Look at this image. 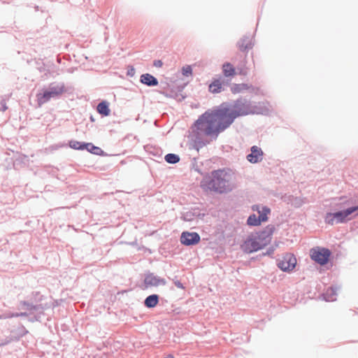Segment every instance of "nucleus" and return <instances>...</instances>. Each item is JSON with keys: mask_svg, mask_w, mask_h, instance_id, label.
I'll return each instance as SVG.
<instances>
[{"mask_svg": "<svg viewBox=\"0 0 358 358\" xmlns=\"http://www.w3.org/2000/svg\"><path fill=\"white\" fill-rule=\"evenodd\" d=\"M226 110H221L220 106L213 110H208L194 122L198 134L217 138L219 134L229 127L224 117Z\"/></svg>", "mask_w": 358, "mask_h": 358, "instance_id": "nucleus-1", "label": "nucleus"}, {"mask_svg": "<svg viewBox=\"0 0 358 358\" xmlns=\"http://www.w3.org/2000/svg\"><path fill=\"white\" fill-rule=\"evenodd\" d=\"M234 172L229 168L213 170L210 174L203 178L202 186L211 192L224 194L232 190L231 180Z\"/></svg>", "mask_w": 358, "mask_h": 358, "instance_id": "nucleus-2", "label": "nucleus"}, {"mask_svg": "<svg viewBox=\"0 0 358 358\" xmlns=\"http://www.w3.org/2000/svg\"><path fill=\"white\" fill-rule=\"evenodd\" d=\"M221 110H226L225 118L229 127L239 117L251 115V100L240 96L236 100L223 102L220 105Z\"/></svg>", "mask_w": 358, "mask_h": 358, "instance_id": "nucleus-3", "label": "nucleus"}, {"mask_svg": "<svg viewBox=\"0 0 358 358\" xmlns=\"http://www.w3.org/2000/svg\"><path fill=\"white\" fill-rule=\"evenodd\" d=\"M66 92L65 85L62 82H52L48 87L43 89L41 92L36 94L38 106L48 102L51 99H58Z\"/></svg>", "mask_w": 358, "mask_h": 358, "instance_id": "nucleus-4", "label": "nucleus"}, {"mask_svg": "<svg viewBox=\"0 0 358 358\" xmlns=\"http://www.w3.org/2000/svg\"><path fill=\"white\" fill-rule=\"evenodd\" d=\"M352 213L358 215V206H354L334 213L328 212L325 214L324 222L329 225L346 223Z\"/></svg>", "mask_w": 358, "mask_h": 358, "instance_id": "nucleus-5", "label": "nucleus"}, {"mask_svg": "<svg viewBox=\"0 0 358 358\" xmlns=\"http://www.w3.org/2000/svg\"><path fill=\"white\" fill-rule=\"evenodd\" d=\"M20 304L25 307V309L29 311L27 315L28 321L31 322H41L44 316L45 307L43 304L34 305L26 301H22Z\"/></svg>", "mask_w": 358, "mask_h": 358, "instance_id": "nucleus-6", "label": "nucleus"}, {"mask_svg": "<svg viewBox=\"0 0 358 358\" xmlns=\"http://www.w3.org/2000/svg\"><path fill=\"white\" fill-rule=\"evenodd\" d=\"M331 255V250L326 248L317 247L310 251L312 260L321 266H324L329 262Z\"/></svg>", "mask_w": 358, "mask_h": 358, "instance_id": "nucleus-7", "label": "nucleus"}, {"mask_svg": "<svg viewBox=\"0 0 358 358\" xmlns=\"http://www.w3.org/2000/svg\"><path fill=\"white\" fill-rule=\"evenodd\" d=\"M296 265V259L292 253H286L280 259L277 260L278 267L284 272L292 271Z\"/></svg>", "mask_w": 358, "mask_h": 358, "instance_id": "nucleus-8", "label": "nucleus"}, {"mask_svg": "<svg viewBox=\"0 0 358 358\" xmlns=\"http://www.w3.org/2000/svg\"><path fill=\"white\" fill-rule=\"evenodd\" d=\"M264 247L265 246L263 245V243L260 242L256 236L250 235L244 241V243L242 245V249L245 252L250 254L257 252Z\"/></svg>", "mask_w": 358, "mask_h": 358, "instance_id": "nucleus-9", "label": "nucleus"}, {"mask_svg": "<svg viewBox=\"0 0 358 358\" xmlns=\"http://www.w3.org/2000/svg\"><path fill=\"white\" fill-rule=\"evenodd\" d=\"M166 280L164 278H161L154 273L150 271L145 273L143 284L146 288L152 287L164 286L166 285Z\"/></svg>", "mask_w": 358, "mask_h": 358, "instance_id": "nucleus-10", "label": "nucleus"}, {"mask_svg": "<svg viewBox=\"0 0 358 358\" xmlns=\"http://www.w3.org/2000/svg\"><path fill=\"white\" fill-rule=\"evenodd\" d=\"M181 244L185 246H192L198 244L201 237L197 232L182 231L180 238Z\"/></svg>", "mask_w": 358, "mask_h": 358, "instance_id": "nucleus-11", "label": "nucleus"}, {"mask_svg": "<svg viewBox=\"0 0 358 358\" xmlns=\"http://www.w3.org/2000/svg\"><path fill=\"white\" fill-rule=\"evenodd\" d=\"M274 230L275 227L272 224H268L264 229L257 232L255 236L263 243V245L266 247L270 243Z\"/></svg>", "mask_w": 358, "mask_h": 358, "instance_id": "nucleus-12", "label": "nucleus"}, {"mask_svg": "<svg viewBox=\"0 0 358 358\" xmlns=\"http://www.w3.org/2000/svg\"><path fill=\"white\" fill-rule=\"evenodd\" d=\"M269 112L270 109L267 102H252L251 101V115L257 114L267 115Z\"/></svg>", "mask_w": 358, "mask_h": 358, "instance_id": "nucleus-13", "label": "nucleus"}, {"mask_svg": "<svg viewBox=\"0 0 358 358\" xmlns=\"http://www.w3.org/2000/svg\"><path fill=\"white\" fill-rule=\"evenodd\" d=\"M252 38L253 36H251L250 34H247L238 41L237 46L240 51L248 52L253 48L254 43L252 42Z\"/></svg>", "mask_w": 358, "mask_h": 358, "instance_id": "nucleus-14", "label": "nucleus"}, {"mask_svg": "<svg viewBox=\"0 0 358 358\" xmlns=\"http://www.w3.org/2000/svg\"><path fill=\"white\" fill-rule=\"evenodd\" d=\"M250 151V153L246 157L248 162L252 164H256L262 160L264 152L257 145H253L251 147Z\"/></svg>", "mask_w": 358, "mask_h": 358, "instance_id": "nucleus-15", "label": "nucleus"}, {"mask_svg": "<svg viewBox=\"0 0 358 358\" xmlns=\"http://www.w3.org/2000/svg\"><path fill=\"white\" fill-rule=\"evenodd\" d=\"M9 335L13 341H18L20 338L28 333L25 327L21 324L14 327L9 331Z\"/></svg>", "mask_w": 358, "mask_h": 358, "instance_id": "nucleus-16", "label": "nucleus"}, {"mask_svg": "<svg viewBox=\"0 0 358 358\" xmlns=\"http://www.w3.org/2000/svg\"><path fill=\"white\" fill-rule=\"evenodd\" d=\"M140 82L148 87H155L159 84L157 78L148 73L141 76Z\"/></svg>", "mask_w": 358, "mask_h": 358, "instance_id": "nucleus-17", "label": "nucleus"}, {"mask_svg": "<svg viewBox=\"0 0 358 358\" xmlns=\"http://www.w3.org/2000/svg\"><path fill=\"white\" fill-rule=\"evenodd\" d=\"M338 287L334 286L329 287L322 294V296L326 301H334L336 300Z\"/></svg>", "mask_w": 358, "mask_h": 358, "instance_id": "nucleus-18", "label": "nucleus"}, {"mask_svg": "<svg viewBox=\"0 0 358 358\" xmlns=\"http://www.w3.org/2000/svg\"><path fill=\"white\" fill-rule=\"evenodd\" d=\"M159 301V296L157 294H152L148 296L143 301V305L148 308H153L157 306Z\"/></svg>", "mask_w": 358, "mask_h": 358, "instance_id": "nucleus-19", "label": "nucleus"}, {"mask_svg": "<svg viewBox=\"0 0 358 358\" xmlns=\"http://www.w3.org/2000/svg\"><path fill=\"white\" fill-rule=\"evenodd\" d=\"M97 112L103 116H108L110 115V110L109 108V103L106 101H101L96 107Z\"/></svg>", "mask_w": 358, "mask_h": 358, "instance_id": "nucleus-20", "label": "nucleus"}, {"mask_svg": "<svg viewBox=\"0 0 358 358\" xmlns=\"http://www.w3.org/2000/svg\"><path fill=\"white\" fill-rule=\"evenodd\" d=\"M224 83V81L223 82H221L220 79H215L214 80L210 85H209V87H208V89H209V91L211 92V93H213V94H217V93H220L221 91H222V84Z\"/></svg>", "mask_w": 358, "mask_h": 358, "instance_id": "nucleus-21", "label": "nucleus"}, {"mask_svg": "<svg viewBox=\"0 0 358 358\" xmlns=\"http://www.w3.org/2000/svg\"><path fill=\"white\" fill-rule=\"evenodd\" d=\"M252 88V85L246 83L234 84L231 87V91L234 94L241 93L245 90Z\"/></svg>", "mask_w": 358, "mask_h": 358, "instance_id": "nucleus-22", "label": "nucleus"}, {"mask_svg": "<svg viewBox=\"0 0 358 358\" xmlns=\"http://www.w3.org/2000/svg\"><path fill=\"white\" fill-rule=\"evenodd\" d=\"M87 143L86 142L71 140L69 142V146L73 150H86Z\"/></svg>", "mask_w": 358, "mask_h": 358, "instance_id": "nucleus-23", "label": "nucleus"}, {"mask_svg": "<svg viewBox=\"0 0 358 358\" xmlns=\"http://www.w3.org/2000/svg\"><path fill=\"white\" fill-rule=\"evenodd\" d=\"M223 74L225 77H230L235 75V68L230 63H224L222 66Z\"/></svg>", "mask_w": 358, "mask_h": 358, "instance_id": "nucleus-24", "label": "nucleus"}, {"mask_svg": "<svg viewBox=\"0 0 358 358\" xmlns=\"http://www.w3.org/2000/svg\"><path fill=\"white\" fill-rule=\"evenodd\" d=\"M86 150L92 154L99 156L103 155L104 152L101 148L94 145L92 143H87Z\"/></svg>", "mask_w": 358, "mask_h": 358, "instance_id": "nucleus-25", "label": "nucleus"}, {"mask_svg": "<svg viewBox=\"0 0 358 358\" xmlns=\"http://www.w3.org/2000/svg\"><path fill=\"white\" fill-rule=\"evenodd\" d=\"M263 221L255 214H251L247 219V224L249 226L257 227L261 224Z\"/></svg>", "mask_w": 358, "mask_h": 358, "instance_id": "nucleus-26", "label": "nucleus"}, {"mask_svg": "<svg viewBox=\"0 0 358 358\" xmlns=\"http://www.w3.org/2000/svg\"><path fill=\"white\" fill-rule=\"evenodd\" d=\"M205 145L206 142L200 136H199V134L196 135L192 148L196 150L197 152H199V150Z\"/></svg>", "mask_w": 358, "mask_h": 358, "instance_id": "nucleus-27", "label": "nucleus"}, {"mask_svg": "<svg viewBox=\"0 0 358 358\" xmlns=\"http://www.w3.org/2000/svg\"><path fill=\"white\" fill-rule=\"evenodd\" d=\"M164 159L169 164H175L180 161V157L174 153H169L165 155Z\"/></svg>", "mask_w": 358, "mask_h": 358, "instance_id": "nucleus-28", "label": "nucleus"}, {"mask_svg": "<svg viewBox=\"0 0 358 358\" xmlns=\"http://www.w3.org/2000/svg\"><path fill=\"white\" fill-rule=\"evenodd\" d=\"M271 213V209L266 206H262V210L260 213H259V218L264 222H266L268 219V215Z\"/></svg>", "mask_w": 358, "mask_h": 358, "instance_id": "nucleus-29", "label": "nucleus"}, {"mask_svg": "<svg viewBox=\"0 0 358 358\" xmlns=\"http://www.w3.org/2000/svg\"><path fill=\"white\" fill-rule=\"evenodd\" d=\"M13 341L12 338H10L8 332V334H4L3 336L0 337V346L8 345Z\"/></svg>", "mask_w": 358, "mask_h": 358, "instance_id": "nucleus-30", "label": "nucleus"}, {"mask_svg": "<svg viewBox=\"0 0 358 358\" xmlns=\"http://www.w3.org/2000/svg\"><path fill=\"white\" fill-rule=\"evenodd\" d=\"M182 73L185 76H189L192 74V69L189 65H186L182 69Z\"/></svg>", "mask_w": 358, "mask_h": 358, "instance_id": "nucleus-31", "label": "nucleus"}, {"mask_svg": "<svg viewBox=\"0 0 358 358\" xmlns=\"http://www.w3.org/2000/svg\"><path fill=\"white\" fill-rule=\"evenodd\" d=\"M182 218L185 221H192L194 219V213L192 212H187L183 214Z\"/></svg>", "mask_w": 358, "mask_h": 358, "instance_id": "nucleus-32", "label": "nucleus"}, {"mask_svg": "<svg viewBox=\"0 0 358 358\" xmlns=\"http://www.w3.org/2000/svg\"><path fill=\"white\" fill-rule=\"evenodd\" d=\"M136 70L133 66H128L127 69V76L129 77L134 76Z\"/></svg>", "mask_w": 358, "mask_h": 358, "instance_id": "nucleus-33", "label": "nucleus"}, {"mask_svg": "<svg viewBox=\"0 0 358 358\" xmlns=\"http://www.w3.org/2000/svg\"><path fill=\"white\" fill-rule=\"evenodd\" d=\"M275 250V248L274 246H271L268 248H267L266 251L265 252H263V256H271L273 254L274 250Z\"/></svg>", "mask_w": 358, "mask_h": 358, "instance_id": "nucleus-34", "label": "nucleus"}, {"mask_svg": "<svg viewBox=\"0 0 358 358\" xmlns=\"http://www.w3.org/2000/svg\"><path fill=\"white\" fill-rule=\"evenodd\" d=\"M32 299H34L35 301H41L42 300L43 296L40 294V292H32Z\"/></svg>", "mask_w": 358, "mask_h": 358, "instance_id": "nucleus-35", "label": "nucleus"}, {"mask_svg": "<svg viewBox=\"0 0 358 358\" xmlns=\"http://www.w3.org/2000/svg\"><path fill=\"white\" fill-rule=\"evenodd\" d=\"M192 165V169H194V171H197L198 173H201V170L199 169V168L198 167V166L196 164V157L193 158Z\"/></svg>", "mask_w": 358, "mask_h": 358, "instance_id": "nucleus-36", "label": "nucleus"}, {"mask_svg": "<svg viewBox=\"0 0 358 358\" xmlns=\"http://www.w3.org/2000/svg\"><path fill=\"white\" fill-rule=\"evenodd\" d=\"M65 146L64 144H55L50 146L49 149L51 150H56L59 148H61L62 147Z\"/></svg>", "mask_w": 358, "mask_h": 358, "instance_id": "nucleus-37", "label": "nucleus"}, {"mask_svg": "<svg viewBox=\"0 0 358 358\" xmlns=\"http://www.w3.org/2000/svg\"><path fill=\"white\" fill-rule=\"evenodd\" d=\"M174 285L178 287V288H180V289H185V287L183 285V284L179 281V280H175L174 281Z\"/></svg>", "mask_w": 358, "mask_h": 358, "instance_id": "nucleus-38", "label": "nucleus"}, {"mask_svg": "<svg viewBox=\"0 0 358 358\" xmlns=\"http://www.w3.org/2000/svg\"><path fill=\"white\" fill-rule=\"evenodd\" d=\"M153 65L155 66V67H162V65H163V62H162V60H155L154 62H153Z\"/></svg>", "mask_w": 358, "mask_h": 358, "instance_id": "nucleus-39", "label": "nucleus"}, {"mask_svg": "<svg viewBox=\"0 0 358 358\" xmlns=\"http://www.w3.org/2000/svg\"><path fill=\"white\" fill-rule=\"evenodd\" d=\"M252 209L254 211H257V213H259L262 210V206H260L259 205H254V206H252Z\"/></svg>", "mask_w": 358, "mask_h": 358, "instance_id": "nucleus-40", "label": "nucleus"}, {"mask_svg": "<svg viewBox=\"0 0 358 358\" xmlns=\"http://www.w3.org/2000/svg\"><path fill=\"white\" fill-rule=\"evenodd\" d=\"M29 313L24 312V313H16V316L19 317H27Z\"/></svg>", "mask_w": 358, "mask_h": 358, "instance_id": "nucleus-41", "label": "nucleus"}, {"mask_svg": "<svg viewBox=\"0 0 358 358\" xmlns=\"http://www.w3.org/2000/svg\"><path fill=\"white\" fill-rule=\"evenodd\" d=\"M1 110L2 111H5V110H7V108H8V107L6 106V103H5V102H1Z\"/></svg>", "mask_w": 358, "mask_h": 358, "instance_id": "nucleus-42", "label": "nucleus"}, {"mask_svg": "<svg viewBox=\"0 0 358 358\" xmlns=\"http://www.w3.org/2000/svg\"><path fill=\"white\" fill-rule=\"evenodd\" d=\"M166 358H174L173 355H171V354H169L167 355V357Z\"/></svg>", "mask_w": 358, "mask_h": 358, "instance_id": "nucleus-43", "label": "nucleus"}, {"mask_svg": "<svg viewBox=\"0 0 358 358\" xmlns=\"http://www.w3.org/2000/svg\"><path fill=\"white\" fill-rule=\"evenodd\" d=\"M11 317H17V316H16V313H13V314H12Z\"/></svg>", "mask_w": 358, "mask_h": 358, "instance_id": "nucleus-44", "label": "nucleus"}, {"mask_svg": "<svg viewBox=\"0 0 358 358\" xmlns=\"http://www.w3.org/2000/svg\"><path fill=\"white\" fill-rule=\"evenodd\" d=\"M90 119L92 121H94V118L92 117V116H91Z\"/></svg>", "mask_w": 358, "mask_h": 358, "instance_id": "nucleus-45", "label": "nucleus"}]
</instances>
